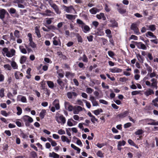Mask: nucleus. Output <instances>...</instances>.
<instances>
[{"mask_svg":"<svg viewBox=\"0 0 158 158\" xmlns=\"http://www.w3.org/2000/svg\"><path fill=\"white\" fill-rule=\"evenodd\" d=\"M21 119L23 121L25 122V125L27 127H29L30 123L33 121V118L27 115L23 116L22 118Z\"/></svg>","mask_w":158,"mask_h":158,"instance_id":"nucleus-1","label":"nucleus"},{"mask_svg":"<svg viewBox=\"0 0 158 158\" xmlns=\"http://www.w3.org/2000/svg\"><path fill=\"white\" fill-rule=\"evenodd\" d=\"M2 52L5 53H6V56L9 57H12L15 55V50L14 49H12L10 50V53L8 51V49L7 48H4L2 50Z\"/></svg>","mask_w":158,"mask_h":158,"instance_id":"nucleus-2","label":"nucleus"},{"mask_svg":"<svg viewBox=\"0 0 158 158\" xmlns=\"http://www.w3.org/2000/svg\"><path fill=\"white\" fill-rule=\"evenodd\" d=\"M130 28L131 30H132L134 31L135 33V34L138 35L140 34L139 29L137 27V25L136 23H132Z\"/></svg>","mask_w":158,"mask_h":158,"instance_id":"nucleus-3","label":"nucleus"},{"mask_svg":"<svg viewBox=\"0 0 158 158\" xmlns=\"http://www.w3.org/2000/svg\"><path fill=\"white\" fill-rule=\"evenodd\" d=\"M56 120L59 123H60L61 122L64 124L66 123V120L65 118L62 114L59 116L56 117Z\"/></svg>","mask_w":158,"mask_h":158,"instance_id":"nucleus-4","label":"nucleus"},{"mask_svg":"<svg viewBox=\"0 0 158 158\" xmlns=\"http://www.w3.org/2000/svg\"><path fill=\"white\" fill-rule=\"evenodd\" d=\"M131 42L135 43L137 47L139 49H141L143 50H146L147 47L142 42H135L134 41H132Z\"/></svg>","mask_w":158,"mask_h":158,"instance_id":"nucleus-5","label":"nucleus"},{"mask_svg":"<svg viewBox=\"0 0 158 158\" xmlns=\"http://www.w3.org/2000/svg\"><path fill=\"white\" fill-rule=\"evenodd\" d=\"M147 122H148V125H158V122H155V120L152 119L147 118L145 119Z\"/></svg>","mask_w":158,"mask_h":158,"instance_id":"nucleus-6","label":"nucleus"},{"mask_svg":"<svg viewBox=\"0 0 158 158\" xmlns=\"http://www.w3.org/2000/svg\"><path fill=\"white\" fill-rule=\"evenodd\" d=\"M129 113V110H126L124 112L118 114L117 115V117L119 118H123L127 116Z\"/></svg>","mask_w":158,"mask_h":158,"instance_id":"nucleus-7","label":"nucleus"},{"mask_svg":"<svg viewBox=\"0 0 158 158\" xmlns=\"http://www.w3.org/2000/svg\"><path fill=\"white\" fill-rule=\"evenodd\" d=\"M64 105L65 109L69 111H71L74 109L73 108V106L70 105V103L68 102H65Z\"/></svg>","mask_w":158,"mask_h":158,"instance_id":"nucleus-8","label":"nucleus"},{"mask_svg":"<svg viewBox=\"0 0 158 158\" xmlns=\"http://www.w3.org/2000/svg\"><path fill=\"white\" fill-rule=\"evenodd\" d=\"M7 14L9 15L8 12L4 9L0 10V19L3 20L5 18V15Z\"/></svg>","mask_w":158,"mask_h":158,"instance_id":"nucleus-9","label":"nucleus"},{"mask_svg":"<svg viewBox=\"0 0 158 158\" xmlns=\"http://www.w3.org/2000/svg\"><path fill=\"white\" fill-rule=\"evenodd\" d=\"M52 104L56 110H58L60 109L59 102L58 99H55L53 102Z\"/></svg>","mask_w":158,"mask_h":158,"instance_id":"nucleus-10","label":"nucleus"},{"mask_svg":"<svg viewBox=\"0 0 158 158\" xmlns=\"http://www.w3.org/2000/svg\"><path fill=\"white\" fill-rule=\"evenodd\" d=\"M62 8L64 9L65 11L69 13H71L72 10L74 9L72 6H67L65 5H63Z\"/></svg>","mask_w":158,"mask_h":158,"instance_id":"nucleus-11","label":"nucleus"},{"mask_svg":"<svg viewBox=\"0 0 158 158\" xmlns=\"http://www.w3.org/2000/svg\"><path fill=\"white\" fill-rule=\"evenodd\" d=\"M118 7V8L117 9L118 12L121 14H123L125 13L126 12V10L122 8L123 6L122 4L118 5V4L117 5Z\"/></svg>","mask_w":158,"mask_h":158,"instance_id":"nucleus-12","label":"nucleus"},{"mask_svg":"<svg viewBox=\"0 0 158 158\" xmlns=\"http://www.w3.org/2000/svg\"><path fill=\"white\" fill-rule=\"evenodd\" d=\"M68 98L69 99H72L73 98V96L74 97H76L77 95V94L75 92H68L67 94Z\"/></svg>","mask_w":158,"mask_h":158,"instance_id":"nucleus-13","label":"nucleus"},{"mask_svg":"<svg viewBox=\"0 0 158 158\" xmlns=\"http://www.w3.org/2000/svg\"><path fill=\"white\" fill-rule=\"evenodd\" d=\"M136 56L139 62L142 63H143L145 59L139 53H136Z\"/></svg>","mask_w":158,"mask_h":158,"instance_id":"nucleus-14","label":"nucleus"},{"mask_svg":"<svg viewBox=\"0 0 158 158\" xmlns=\"http://www.w3.org/2000/svg\"><path fill=\"white\" fill-rule=\"evenodd\" d=\"M110 71L112 73H118L122 72V69L117 67H114L112 69H110Z\"/></svg>","mask_w":158,"mask_h":158,"instance_id":"nucleus-15","label":"nucleus"},{"mask_svg":"<svg viewBox=\"0 0 158 158\" xmlns=\"http://www.w3.org/2000/svg\"><path fill=\"white\" fill-rule=\"evenodd\" d=\"M40 27L38 26H36L35 27V33L36 34L37 37L38 38H40L41 37V35L40 33V31L39 30Z\"/></svg>","mask_w":158,"mask_h":158,"instance_id":"nucleus-16","label":"nucleus"},{"mask_svg":"<svg viewBox=\"0 0 158 158\" xmlns=\"http://www.w3.org/2000/svg\"><path fill=\"white\" fill-rule=\"evenodd\" d=\"M17 100L18 101H21L23 102H27V99L25 96L19 95L17 97Z\"/></svg>","mask_w":158,"mask_h":158,"instance_id":"nucleus-17","label":"nucleus"},{"mask_svg":"<svg viewBox=\"0 0 158 158\" xmlns=\"http://www.w3.org/2000/svg\"><path fill=\"white\" fill-rule=\"evenodd\" d=\"M90 100L92 102L93 106H98V104L97 101H96V100L94 96H91L90 97Z\"/></svg>","mask_w":158,"mask_h":158,"instance_id":"nucleus-18","label":"nucleus"},{"mask_svg":"<svg viewBox=\"0 0 158 158\" xmlns=\"http://www.w3.org/2000/svg\"><path fill=\"white\" fill-rule=\"evenodd\" d=\"M154 92L153 90L151 89H149L144 93V94L146 96H148L150 95L154 94Z\"/></svg>","mask_w":158,"mask_h":158,"instance_id":"nucleus-19","label":"nucleus"},{"mask_svg":"<svg viewBox=\"0 0 158 158\" xmlns=\"http://www.w3.org/2000/svg\"><path fill=\"white\" fill-rule=\"evenodd\" d=\"M55 11V12L57 14H60L61 13L60 11L59 10L58 6L56 4H54L51 6Z\"/></svg>","mask_w":158,"mask_h":158,"instance_id":"nucleus-20","label":"nucleus"},{"mask_svg":"<svg viewBox=\"0 0 158 158\" xmlns=\"http://www.w3.org/2000/svg\"><path fill=\"white\" fill-rule=\"evenodd\" d=\"M66 17L68 19L70 20H74L75 19L76 16L77 15H73L70 14H66L65 15Z\"/></svg>","mask_w":158,"mask_h":158,"instance_id":"nucleus-21","label":"nucleus"},{"mask_svg":"<svg viewBox=\"0 0 158 158\" xmlns=\"http://www.w3.org/2000/svg\"><path fill=\"white\" fill-rule=\"evenodd\" d=\"M57 83L61 87L62 89H63L64 87V83L62 81L61 79L59 78L57 81Z\"/></svg>","mask_w":158,"mask_h":158,"instance_id":"nucleus-22","label":"nucleus"},{"mask_svg":"<svg viewBox=\"0 0 158 158\" xmlns=\"http://www.w3.org/2000/svg\"><path fill=\"white\" fill-rule=\"evenodd\" d=\"M100 10L95 7H93L89 10L90 12L92 14H95L97 12H99Z\"/></svg>","mask_w":158,"mask_h":158,"instance_id":"nucleus-23","label":"nucleus"},{"mask_svg":"<svg viewBox=\"0 0 158 158\" xmlns=\"http://www.w3.org/2000/svg\"><path fill=\"white\" fill-rule=\"evenodd\" d=\"M110 22L112 23L111 27H117L118 26V23L116 22L115 20L113 19H111L110 20Z\"/></svg>","mask_w":158,"mask_h":158,"instance_id":"nucleus-24","label":"nucleus"},{"mask_svg":"<svg viewBox=\"0 0 158 158\" xmlns=\"http://www.w3.org/2000/svg\"><path fill=\"white\" fill-rule=\"evenodd\" d=\"M61 139L63 142H66L67 143H69L71 141L67 137L64 135L61 136Z\"/></svg>","mask_w":158,"mask_h":158,"instance_id":"nucleus-25","label":"nucleus"},{"mask_svg":"<svg viewBox=\"0 0 158 158\" xmlns=\"http://www.w3.org/2000/svg\"><path fill=\"white\" fill-rule=\"evenodd\" d=\"M128 143L131 146L135 147L137 148H139V147L137 145H136V144L131 139H129L128 140Z\"/></svg>","mask_w":158,"mask_h":158,"instance_id":"nucleus-26","label":"nucleus"},{"mask_svg":"<svg viewBox=\"0 0 158 158\" xmlns=\"http://www.w3.org/2000/svg\"><path fill=\"white\" fill-rule=\"evenodd\" d=\"M146 36L147 37H149L148 36H151L154 38H156V37L153 34L151 31H148L146 33Z\"/></svg>","mask_w":158,"mask_h":158,"instance_id":"nucleus-27","label":"nucleus"},{"mask_svg":"<svg viewBox=\"0 0 158 158\" xmlns=\"http://www.w3.org/2000/svg\"><path fill=\"white\" fill-rule=\"evenodd\" d=\"M20 136L21 137H22L23 139H26V138H27L28 136L26 134L24 133L23 132V131L21 130V129H20Z\"/></svg>","mask_w":158,"mask_h":158,"instance_id":"nucleus-28","label":"nucleus"},{"mask_svg":"<svg viewBox=\"0 0 158 158\" xmlns=\"http://www.w3.org/2000/svg\"><path fill=\"white\" fill-rule=\"evenodd\" d=\"M46 110L45 109L42 110L40 114V116L43 119L44 118L45 115H46Z\"/></svg>","mask_w":158,"mask_h":158,"instance_id":"nucleus-29","label":"nucleus"},{"mask_svg":"<svg viewBox=\"0 0 158 158\" xmlns=\"http://www.w3.org/2000/svg\"><path fill=\"white\" fill-rule=\"evenodd\" d=\"M49 156L50 157H53V158H59V156L57 154L53 152L52 153H49Z\"/></svg>","mask_w":158,"mask_h":158,"instance_id":"nucleus-30","label":"nucleus"},{"mask_svg":"<svg viewBox=\"0 0 158 158\" xmlns=\"http://www.w3.org/2000/svg\"><path fill=\"white\" fill-rule=\"evenodd\" d=\"M26 56H22L21 57V58L20 59V63L22 64H24L26 62Z\"/></svg>","mask_w":158,"mask_h":158,"instance_id":"nucleus-31","label":"nucleus"},{"mask_svg":"<svg viewBox=\"0 0 158 158\" xmlns=\"http://www.w3.org/2000/svg\"><path fill=\"white\" fill-rule=\"evenodd\" d=\"M144 65L146 67V69L148 72L151 73L152 71V68L149 66V65L147 63H145Z\"/></svg>","mask_w":158,"mask_h":158,"instance_id":"nucleus-32","label":"nucleus"},{"mask_svg":"<svg viewBox=\"0 0 158 158\" xmlns=\"http://www.w3.org/2000/svg\"><path fill=\"white\" fill-rule=\"evenodd\" d=\"M93 112L96 115H98L100 112H103V110L102 109H99L94 110Z\"/></svg>","mask_w":158,"mask_h":158,"instance_id":"nucleus-33","label":"nucleus"},{"mask_svg":"<svg viewBox=\"0 0 158 158\" xmlns=\"http://www.w3.org/2000/svg\"><path fill=\"white\" fill-rule=\"evenodd\" d=\"M47 84L48 87L51 88H52L54 87V84L53 82L51 81H47Z\"/></svg>","mask_w":158,"mask_h":158,"instance_id":"nucleus-34","label":"nucleus"},{"mask_svg":"<svg viewBox=\"0 0 158 158\" xmlns=\"http://www.w3.org/2000/svg\"><path fill=\"white\" fill-rule=\"evenodd\" d=\"M90 28L87 25H85L83 27V31L84 33H86L90 30Z\"/></svg>","mask_w":158,"mask_h":158,"instance_id":"nucleus-35","label":"nucleus"},{"mask_svg":"<svg viewBox=\"0 0 158 158\" xmlns=\"http://www.w3.org/2000/svg\"><path fill=\"white\" fill-rule=\"evenodd\" d=\"M76 36L78 42L80 43H82L83 41L82 38L81 36L78 33H76Z\"/></svg>","mask_w":158,"mask_h":158,"instance_id":"nucleus-36","label":"nucleus"},{"mask_svg":"<svg viewBox=\"0 0 158 158\" xmlns=\"http://www.w3.org/2000/svg\"><path fill=\"white\" fill-rule=\"evenodd\" d=\"M104 31H103V29H98L97 32V34L98 35L102 36L104 35Z\"/></svg>","mask_w":158,"mask_h":158,"instance_id":"nucleus-37","label":"nucleus"},{"mask_svg":"<svg viewBox=\"0 0 158 158\" xmlns=\"http://www.w3.org/2000/svg\"><path fill=\"white\" fill-rule=\"evenodd\" d=\"M75 74L69 72H66L65 73V76L66 77L68 78L69 76L73 77L74 76Z\"/></svg>","mask_w":158,"mask_h":158,"instance_id":"nucleus-38","label":"nucleus"},{"mask_svg":"<svg viewBox=\"0 0 158 158\" xmlns=\"http://www.w3.org/2000/svg\"><path fill=\"white\" fill-rule=\"evenodd\" d=\"M11 66L14 69H18V65L14 61H13L11 63Z\"/></svg>","mask_w":158,"mask_h":158,"instance_id":"nucleus-39","label":"nucleus"},{"mask_svg":"<svg viewBox=\"0 0 158 158\" xmlns=\"http://www.w3.org/2000/svg\"><path fill=\"white\" fill-rule=\"evenodd\" d=\"M16 109L17 110V112L16 113L18 115H19L21 114L22 111L21 108L19 106H17L16 107Z\"/></svg>","mask_w":158,"mask_h":158,"instance_id":"nucleus-40","label":"nucleus"},{"mask_svg":"<svg viewBox=\"0 0 158 158\" xmlns=\"http://www.w3.org/2000/svg\"><path fill=\"white\" fill-rule=\"evenodd\" d=\"M19 49L22 53L23 54H26L27 53L26 49L24 48L23 46H20Z\"/></svg>","mask_w":158,"mask_h":158,"instance_id":"nucleus-41","label":"nucleus"},{"mask_svg":"<svg viewBox=\"0 0 158 158\" xmlns=\"http://www.w3.org/2000/svg\"><path fill=\"white\" fill-rule=\"evenodd\" d=\"M96 154L97 156L103 158L104 157L103 153L101 150L98 151Z\"/></svg>","mask_w":158,"mask_h":158,"instance_id":"nucleus-42","label":"nucleus"},{"mask_svg":"<svg viewBox=\"0 0 158 158\" xmlns=\"http://www.w3.org/2000/svg\"><path fill=\"white\" fill-rule=\"evenodd\" d=\"M149 28L150 30L153 31L156 29V26L155 25H151L149 26Z\"/></svg>","mask_w":158,"mask_h":158,"instance_id":"nucleus-43","label":"nucleus"},{"mask_svg":"<svg viewBox=\"0 0 158 158\" xmlns=\"http://www.w3.org/2000/svg\"><path fill=\"white\" fill-rule=\"evenodd\" d=\"M14 35L16 37L18 38H19L20 35L19 31L18 30H15L14 32Z\"/></svg>","mask_w":158,"mask_h":158,"instance_id":"nucleus-44","label":"nucleus"},{"mask_svg":"<svg viewBox=\"0 0 158 158\" xmlns=\"http://www.w3.org/2000/svg\"><path fill=\"white\" fill-rule=\"evenodd\" d=\"M144 132L143 131L142 129H139L136 131L135 134V135H140L142 134Z\"/></svg>","mask_w":158,"mask_h":158,"instance_id":"nucleus-45","label":"nucleus"},{"mask_svg":"<svg viewBox=\"0 0 158 158\" xmlns=\"http://www.w3.org/2000/svg\"><path fill=\"white\" fill-rule=\"evenodd\" d=\"M151 87H153L156 89H157L158 88L157 85V81H156L155 82H152L151 84Z\"/></svg>","mask_w":158,"mask_h":158,"instance_id":"nucleus-46","label":"nucleus"},{"mask_svg":"<svg viewBox=\"0 0 158 158\" xmlns=\"http://www.w3.org/2000/svg\"><path fill=\"white\" fill-rule=\"evenodd\" d=\"M4 89L3 88L1 89L0 90V96L1 98H3L4 96Z\"/></svg>","mask_w":158,"mask_h":158,"instance_id":"nucleus-47","label":"nucleus"},{"mask_svg":"<svg viewBox=\"0 0 158 158\" xmlns=\"http://www.w3.org/2000/svg\"><path fill=\"white\" fill-rule=\"evenodd\" d=\"M31 157H32L31 158H35L37 156L36 153L34 151H33L31 152Z\"/></svg>","mask_w":158,"mask_h":158,"instance_id":"nucleus-48","label":"nucleus"},{"mask_svg":"<svg viewBox=\"0 0 158 158\" xmlns=\"http://www.w3.org/2000/svg\"><path fill=\"white\" fill-rule=\"evenodd\" d=\"M83 101L85 103L86 106L88 108H90L91 107V105L90 102L85 100H83Z\"/></svg>","mask_w":158,"mask_h":158,"instance_id":"nucleus-49","label":"nucleus"},{"mask_svg":"<svg viewBox=\"0 0 158 158\" xmlns=\"http://www.w3.org/2000/svg\"><path fill=\"white\" fill-rule=\"evenodd\" d=\"M150 73H148V74L147 76H148L149 75V77L151 78L154 77H155L156 75V73L155 72H153V73L151 72Z\"/></svg>","mask_w":158,"mask_h":158,"instance_id":"nucleus-50","label":"nucleus"},{"mask_svg":"<svg viewBox=\"0 0 158 158\" xmlns=\"http://www.w3.org/2000/svg\"><path fill=\"white\" fill-rule=\"evenodd\" d=\"M126 142L124 141L123 140L122 141H119L118 143V146H124L125 145Z\"/></svg>","mask_w":158,"mask_h":158,"instance_id":"nucleus-51","label":"nucleus"},{"mask_svg":"<svg viewBox=\"0 0 158 158\" xmlns=\"http://www.w3.org/2000/svg\"><path fill=\"white\" fill-rule=\"evenodd\" d=\"M4 67L8 70H10L11 69V67L9 64H5L4 65Z\"/></svg>","mask_w":158,"mask_h":158,"instance_id":"nucleus-52","label":"nucleus"},{"mask_svg":"<svg viewBox=\"0 0 158 158\" xmlns=\"http://www.w3.org/2000/svg\"><path fill=\"white\" fill-rule=\"evenodd\" d=\"M108 53L109 56L111 57H113L115 55L114 52L112 51H108Z\"/></svg>","mask_w":158,"mask_h":158,"instance_id":"nucleus-53","label":"nucleus"},{"mask_svg":"<svg viewBox=\"0 0 158 158\" xmlns=\"http://www.w3.org/2000/svg\"><path fill=\"white\" fill-rule=\"evenodd\" d=\"M9 11L10 14H15L16 12V10L13 8H10V10Z\"/></svg>","mask_w":158,"mask_h":158,"instance_id":"nucleus-54","label":"nucleus"},{"mask_svg":"<svg viewBox=\"0 0 158 158\" xmlns=\"http://www.w3.org/2000/svg\"><path fill=\"white\" fill-rule=\"evenodd\" d=\"M29 45L32 48H35L36 47V44L34 42L29 43Z\"/></svg>","mask_w":158,"mask_h":158,"instance_id":"nucleus-55","label":"nucleus"},{"mask_svg":"<svg viewBox=\"0 0 158 158\" xmlns=\"http://www.w3.org/2000/svg\"><path fill=\"white\" fill-rule=\"evenodd\" d=\"M132 125L131 123H127L124 125V127L125 128H127L131 127Z\"/></svg>","mask_w":158,"mask_h":158,"instance_id":"nucleus-56","label":"nucleus"},{"mask_svg":"<svg viewBox=\"0 0 158 158\" xmlns=\"http://www.w3.org/2000/svg\"><path fill=\"white\" fill-rule=\"evenodd\" d=\"M57 133L60 135L65 134L64 131L62 129L59 130L58 131Z\"/></svg>","mask_w":158,"mask_h":158,"instance_id":"nucleus-57","label":"nucleus"},{"mask_svg":"<svg viewBox=\"0 0 158 158\" xmlns=\"http://www.w3.org/2000/svg\"><path fill=\"white\" fill-rule=\"evenodd\" d=\"M82 60L83 62H87L88 61V59L85 54H84L83 56Z\"/></svg>","mask_w":158,"mask_h":158,"instance_id":"nucleus-58","label":"nucleus"},{"mask_svg":"<svg viewBox=\"0 0 158 158\" xmlns=\"http://www.w3.org/2000/svg\"><path fill=\"white\" fill-rule=\"evenodd\" d=\"M44 61L47 63L49 64H51L52 63V61L51 60L48 58H44Z\"/></svg>","mask_w":158,"mask_h":158,"instance_id":"nucleus-59","label":"nucleus"},{"mask_svg":"<svg viewBox=\"0 0 158 158\" xmlns=\"http://www.w3.org/2000/svg\"><path fill=\"white\" fill-rule=\"evenodd\" d=\"M147 56L150 60H152L153 59V57L152 56L151 53L148 52V54Z\"/></svg>","mask_w":158,"mask_h":158,"instance_id":"nucleus-60","label":"nucleus"},{"mask_svg":"<svg viewBox=\"0 0 158 158\" xmlns=\"http://www.w3.org/2000/svg\"><path fill=\"white\" fill-rule=\"evenodd\" d=\"M15 123L16 125L19 127H21L23 126L24 124L23 123V125H22V123L19 121H16L15 122Z\"/></svg>","mask_w":158,"mask_h":158,"instance_id":"nucleus-61","label":"nucleus"},{"mask_svg":"<svg viewBox=\"0 0 158 158\" xmlns=\"http://www.w3.org/2000/svg\"><path fill=\"white\" fill-rule=\"evenodd\" d=\"M138 37L135 35H132L129 38V40L133 39L135 40H138Z\"/></svg>","mask_w":158,"mask_h":158,"instance_id":"nucleus-62","label":"nucleus"},{"mask_svg":"<svg viewBox=\"0 0 158 158\" xmlns=\"http://www.w3.org/2000/svg\"><path fill=\"white\" fill-rule=\"evenodd\" d=\"M77 23L79 24L82 25H84L85 24V23L82 20L79 19H77Z\"/></svg>","mask_w":158,"mask_h":158,"instance_id":"nucleus-63","label":"nucleus"},{"mask_svg":"<svg viewBox=\"0 0 158 158\" xmlns=\"http://www.w3.org/2000/svg\"><path fill=\"white\" fill-rule=\"evenodd\" d=\"M93 90H94L93 89L90 87L87 88L86 89L87 92L88 93H91Z\"/></svg>","mask_w":158,"mask_h":158,"instance_id":"nucleus-64","label":"nucleus"}]
</instances>
